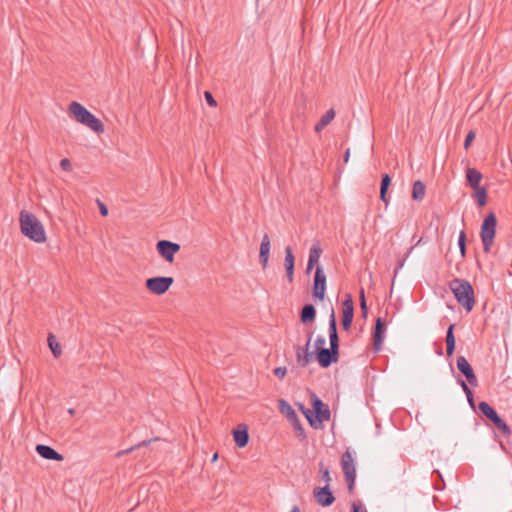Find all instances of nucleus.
<instances>
[{
	"mask_svg": "<svg viewBox=\"0 0 512 512\" xmlns=\"http://www.w3.org/2000/svg\"><path fill=\"white\" fill-rule=\"evenodd\" d=\"M278 406L280 411L286 414L289 421L296 420V417H298L294 409L286 400L280 399L278 401Z\"/></svg>",
	"mask_w": 512,
	"mask_h": 512,
	"instance_id": "obj_26",
	"label": "nucleus"
},
{
	"mask_svg": "<svg viewBox=\"0 0 512 512\" xmlns=\"http://www.w3.org/2000/svg\"><path fill=\"white\" fill-rule=\"evenodd\" d=\"M456 363L458 370L465 376L467 382L471 386L476 387L478 380L468 360L464 356H459Z\"/></svg>",
	"mask_w": 512,
	"mask_h": 512,
	"instance_id": "obj_14",
	"label": "nucleus"
},
{
	"mask_svg": "<svg viewBox=\"0 0 512 512\" xmlns=\"http://www.w3.org/2000/svg\"><path fill=\"white\" fill-rule=\"evenodd\" d=\"M313 495L316 502L322 507L331 506L335 501V497L328 485L314 488Z\"/></svg>",
	"mask_w": 512,
	"mask_h": 512,
	"instance_id": "obj_13",
	"label": "nucleus"
},
{
	"mask_svg": "<svg viewBox=\"0 0 512 512\" xmlns=\"http://www.w3.org/2000/svg\"><path fill=\"white\" fill-rule=\"evenodd\" d=\"M335 117V111L334 109H329L321 118L319 121H321L325 126L330 124V122Z\"/></svg>",
	"mask_w": 512,
	"mask_h": 512,
	"instance_id": "obj_32",
	"label": "nucleus"
},
{
	"mask_svg": "<svg viewBox=\"0 0 512 512\" xmlns=\"http://www.w3.org/2000/svg\"><path fill=\"white\" fill-rule=\"evenodd\" d=\"M311 400L315 419L310 421V426L314 429H319L322 427L323 422L330 420L331 412L328 405L323 403L316 394L311 395Z\"/></svg>",
	"mask_w": 512,
	"mask_h": 512,
	"instance_id": "obj_6",
	"label": "nucleus"
},
{
	"mask_svg": "<svg viewBox=\"0 0 512 512\" xmlns=\"http://www.w3.org/2000/svg\"><path fill=\"white\" fill-rule=\"evenodd\" d=\"M316 317V309L312 304H306L303 306L300 313V320L303 323H309L314 321Z\"/></svg>",
	"mask_w": 512,
	"mask_h": 512,
	"instance_id": "obj_24",
	"label": "nucleus"
},
{
	"mask_svg": "<svg viewBox=\"0 0 512 512\" xmlns=\"http://www.w3.org/2000/svg\"><path fill=\"white\" fill-rule=\"evenodd\" d=\"M303 415L305 416V418L307 419V421L309 423H310L311 420L315 419V412H314V410L305 409V411H303Z\"/></svg>",
	"mask_w": 512,
	"mask_h": 512,
	"instance_id": "obj_42",
	"label": "nucleus"
},
{
	"mask_svg": "<svg viewBox=\"0 0 512 512\" xmlns=\"http://www.w3.org/2000/svg\"><path fill=\"white\" fill-rule=\"evenodd\" d=\"M36 452L44 459L54 460V461H63L64 457L62 454L58 453L55 449L48 445L38 444L36 446Z\"/></svg>",
	"mask_w": 512,
	"mask_h": 512,
	"instance_id": "obj_16",
	"label": "nucleus"
},
{
	"mask_svg": "<svg viewBox=\"0 0 512 512\" xmlns=\"http://www.w3.org/2000/svg\"><path fill=\"white\" fill-rule=\"evenodd\" d=\"M459 384L466 395L471 394L472 391L464 380L459 379Z\"/></svg>",
	"mask_w": 512,
	"mask_h": 512,
	"instance_id": "obj_45",
	"label": "nucleus"
},
{
	"mask_svg": "<svg viewBox=\"0 0 512 512\" xmlns=\"http://www.w3.org/2000/svg\"><path fill=\"white\" fill-rule=\"evenodd\" d=\"M341 467L345 476L348 490L353 491L355 479H356V468L352 454L349 450L345 451L341 457Z\"/></svg>",
	"mask_w": 512,
	"mask_h": 512,
	"instance_id": "obj_7",
	"label": "nucleus"
},
{
	"mask_svg": "<svg viewBox=\"0 0 512 512\" xmlns=\"http://www.w3.org/2000/svg\"><path fill=\"white\" fill-rule=\"evenodd\" d=\"M298 407L299 409L301 410V412L303 413V411H305V409H307L303 404L301 403H298Z\"/></svg>",
	"mask_w": 512,
	"mask_h": 512,
	"instance_id": "obj_52",
	"label": "nucleus"
},
{
	"mask_svg": "<svg viewBox=\"0 0 512 512\" xmlns=\"http://www.w3.org/2000/svg\"><path fill=\"white\" fill-rule=\"evenodd\" d=\"M455 350V344L453 343H446V352L447 356H452Z\"/></svg>",
	"mask_w": 512,
	"mask_h": 512,
	"instance_id": "obj_47",
	"label": "nucleus"
},
{
	"mask_svg": "<svg viewBox=\"0 0 512 512\" xmlns=\"http://www.w3.org/2000/svg\"><path fill=\"white\" fill-rule=\"evenodd\" d=\"M69 111L74 115L75 119L90 128L92 131L100 134L104 132L103 123L96 118L90 111H88L82 104L72 102L69 105Z\"/></svg>",
	"mask_w": 512,
	"mask_h": 512,
	"instance_id": "obj_4",
	"label": "nucleus"
},
{
	"mask_svg": "<svg viewBox=\"0 0 512 512\" xmlns=\"http://www.w3.org/2000/svg\"><path fill=\"white\" fill-rule=\"evenodd\" d=\"M68 413H69L70 415H74L75 410H74L73 408H70V409H68Z\"/></svg>",
	"mask_w": 512,
	"mask_h": 512,
	"instance_id": "obj_55",
	"label": "nucleus"
},
{
	"mask_svg": "<svg viewBox=\"0 0 512 512\" xmlns=\"http://www.w3.org/2000/svg\"><path fill=\"white\" fill-rule=\"evenodd\" d=\"M48 345L53 353V355L57 358L61 355L62 350L60 344L56 341V338L54 335L50 334L48 337Z\"/></svg>",
	"mask_w": 512,
	"mask_h": 512,
	"instance_id": "obj_28",
	"label": "nucleus"
},
{
	"mask_svg": "<svg viewBox=\"0 0 512 512\" xmlns=\"http://www.w3.org/2000/svg\"><path fill=\"white\" fill-rule=\"evenodd\" d=\"M482 179V174L475 168H467L466 170V180L471 188L480 187V181Z\"/></svg>",
	"mask_w": 512,
	"mask_h": 512,
	"instance_id": "obj_22",
	"label": "nucleus"
},
{
	"mask_svg": "<svg viewBox=\"0 0 512 512\" xmlns=\"http://www.w3.org/2000/svg\"><path fill=\"white\" fill-rule=\"evenodd\" d=\"M329 341L330 348L316 352V359L322 368H328L339 359V337L334 309H331L329 316Z\"/></svg>",
	"mask_w": 512,
	"mask_h": 512,
	"instance_id": "obj_1",
	"label": "nucleus"
},
{
	"mask_svg": "<svg viewBox=\"0 0 512 512\" xmlns=\"http://www.w3.org/2000/svg\"><path fill=\"white\" fill-rule=\"evenodd\" d=\"M502 434L509 436L511 435L512 431L510 427L507 425V423L501 418L495 425H494Z\"/></svg>",
	"mask_w": 512,
	"mask_h": 512,
	"instance_id": "obj_31",
	"label": "nucleus"
},
{
	"mask_svg": "<svg viewBox=\"0 0 512 512\" xmlns=\"http://www.w3.org/2000/svg\"><path fill=\"white\" fill-rule=\"evenodd\" d=\"M20 229L24 236L36 243L46 241V232L38 218L25 210L20 212Z\"/></svg>",
	"mask_w": 512,
	"mask_h": 512,
	"instance_id": "obj_2",
	"label": "nucleus"
},
{
	"mask_svg": "<svg viewBox=\"0 0 512 512\" xmlns=\"http://www.w3.org/2000/svg\"><path fill=\"white\" fill-rule=\"evenodd\" d=\"M98 205H99V211H100V214L102 216H107L108 215V208L107 206L102 203L101 201L98 200Z\"/></svg>",
	"mask_w": 512,
	"mask_h": 512,
	"instance_id": "obj_43",
	"label": "nucleus"
},
{
	"mask_svg": "<svg viewBox=\"0 0 512 512\" xmlns=\"http://www.w3.org/2000/svg\"><path fill=\"white\" fill-rule=\"evenodd\" d=\"M156 248L165 261L172 263L174 255L180 250V245L169 240H160L157 242Z\"/></svg>",
	"mask_w": 512,
	"mask_h": 512,
	"instance_id": "obj_10",
	"label": "nucleus"
},
{
	"mask_svg": "<svg viewBox=\"0 0 512 512\" xmlns=\"http://www.w3.org/2000/svg\"><path fill=\"white\" fill-rule=\"evenodd\" d=\"M269 252H270V238H269L268 234H264L261 244H260V251H259V260L264 269L268 265Z\"/></svg>",
	"mask_w": 512,
	"mask_h": 512,
	"instance_id": "obj_21",
	"label": "nucleus"
},
{
	"mask_svg": "<svg viewBox=\"0 0 512 512\" xmlns=\"http://www.w3.org/2000/svg\"><path fill=\"white\" fill-rule=\"evenodd\" d=\"M311 340H312V332L308 333L307 341L303 347L299 346V345L295 347L296 361L300 367L304 368V367L308 366V364L312 360L313 354L309 352Z\"/></svg>",
	"mask_w": 512,
	"mask_h": 512,
	"instance_id": "obj_11",
	"label": "nucleus"
},
{
	"mask_svg": "<svg viewBox=\"0 0 512 512\" xmlns=\"http://www.w3.org/2000/svg\"><path fill=\"white\" fill-rule=\"evenodd\" d=\"M290 512H299L298 506H294Z\"/></svg>",
	"mask_w": 512,
	"mask_h": 512,
	"instance_id": "obj_54",
	"label": "nucleus"
},
{
	"mask_svg": "<svg viewBox=\"0 0 512 512\" xmlns=\"http://www.w3.org/2000/svg\"><path fill=\"white\" fill-rule=\"evenodd\" d=\"M467 400L469 402V404L474 407V398H473V392H471V394H467Z\"/></svg>",
	"mask_w": 512,
	"mask_h": 512,
	"instance_id": "obj_50",
	"label": "nucleus"
},
{
	"mask_svg": "<svg viewBox=\"0 0 512 512\" xmlns=\"http://www.w3.org/2000/svg\"><path fill=\"white\" fill-rule=\"evenodd\" d=\"M352 512H368L361 502L352 503Z\"/></svg>",
	"mask_w": 512,
	"mask_h": 512,
	"instance_id": "obj_41",
	"label": "nucleus"
},
{
	"mask_svg": "<svg viewBox=\"0 0 512 512\" xmlns=\"http://www.w3.org/2000/svg\"><path fill=\"white\" fill-rule=\"evenodd\" d=\"M391 185V177L388 174H383L380 184V199L387 206L389 204V198L387 197V191Z\"/></svg>",
	"mask_w": 512,
	"mask_h": 512,
	"instance_id": "obj_23",
	"label": "nucleus"
},
{
	"mask_svg": "<svg viewBox=\"0 0 512 512\" xmlns=\"http://www.w3.org/2000/svg\"><path fill=\"white\" fill-rule=\"evenodd\" d=\"M273 373L279 379H283L285 377L286 373H287V368L286 367H276L273 370Z\"/></svg>",
	"mask_w": 512,
	"mask_h": 512,
	"instance_id": "obj_37",
	"label": "nucleus"
},
{
	"mask_svg": "<svg viewBox=\"0 0 512 512\" xmlns=\"http://www.w3.org/2000/svg\"><path fill=\"white\" fill-rule=\"evenodd\" d=\"M360 308H361L362 316L364 318H366L367 313H368V308H367V303H366V299H365L364 289H361V291H360Z\"/></svg>",
	"mask_w": 512,
	"mask_h": 512,
	"instance_id": "obj_33",
	"label": "nucleus"
},
{
	"mask_svg": "<svg viewBox=\"0 0 512 512\" xmlns=\"http://www.w3.org/2000/svg\"><path fill=\"white\" fill-rule=\"evenodd\" d=\"M174 279L172 277H152L148 278L146 280V288L156 294V295H163L165 292L169 290L171 285L173 284Z\"/></svg>",
	"mask_w": 512,
	"mask_h": 512,
	"instance_id": "obj_8",
	"label": "nucleus"
},
{
	"mask_svg": "<svg viewBox=\"0 0 512 512\" xmlns=\"http://www.w3.org/2000/svg\"><path fill=\"white\" fill-rule=\"evenodd\" d=\"M449 287L457 302L467 311H472L475 305L474 290L470 282L464 279H453Z\"/></svg>",
	"mask_w": 512,
	"mask_h": 512,
	"instance_id": "obj_3",
	"label": "nucleus"
},
{
	"mask_svg": "<svg viewBox=\"0 0 512 512\" xmlns=\"http://www.w3.org/2000/svg\"><path fill=\"white\" fill-rule=\"evenodd\" d=\"M204 96H205V100L209 106L214 107L217 105L216 100L214 99L213 95L210 92L206 91L204 93Z\"/></svg>",
	"mask_w": 512,
	"mask_h": 512,
	"instance_id": "obj_40",
	"label": "nucleus"
},
{
	"mask_svg": "<svg viewBox=\"0 0 512 512\" xmlns=\"http://www.w3.org/2000/svg\"><path fill=\"white\" fill-rule=\"evenodd\" d=\"M458 246H459L461 257L465 258V256H466V234L463 230L460 231V233H459Z\"/></svg>",
	"mask_w": 512,
	"mask_h": 512,
	"instance_id": "obj_29",
	"label": "nucleus"
},
{
	"mask_svg": "<svg viewBox=\"0 0 512 512\" xmlns=\"http://www.w3.org/2000/svg\"><path fill=\"white\" fill-rule=\"evenodd\" d=\"M218 459V453H215L213 456H212V459H211V462H216Z\"/></svg>",
	"mask_w": 512,
	"mask_h": 512,
	"instance_id": "obj_53",
	"label": "nucleus"
},
{
	"mask_svg": "<svg viewBox=\"0 0 512 512\" xmlns=\"http://www.w3.org/2000/svg\"><path fill=\"white\" fill-rule=\"evenodd\" d=\"M475 139V132L469 131L466 135L465 141H464V148L467 150L469 146L471 145L472 141Z\"/></svg>",
	"mask_w": 512,
	"mask_h": 512,
	"instance_id": "obj_36",
	"label": "nucleus"
},
{
	"mask_svg": "<svg viewBox=\"0 0 512 512\" xmlns=\"http://www.w3.org/2000/svg\"><path fill=\"white\" fill-rule=\"evenodd\" d=\"M315 348H316V352L317 351H320L321 349H325L324 345H325V338L322 337V336H318L315 340Z\"/></svg>",
	"mask_w": 512,
	"mask_h": 512,
	"instance_id": "obj_39",
	"label": "nucleus"
},
{
	"mask_svg": "<svg viewBox=\"0 0 512 512\" xmlns=\"http://www.w3.org/2000/svg\"><path fill=\"white\" fill-rule=\"evenodd\" d=\"M497 218L495 213L490 212L481 225L480 237L483 243V250L489 253L496 235Z\"/></svg>",
	"mask_w": 512,
	"mask_h": 512,
	"instance_id": "obj_5",
	"label": "nucleus"
},
{
	"mask_svg": "<svg viewBox=\"0 0 512 512\" xmlns=\"http://www.w3.org/2000/svg\"><path fill=\"white\" fill-rule=\"evenodd\" d=\"M284 265H285L287 279L291 283V282H293V279H294L295 257L293 255V251L290 246H287L285 248Z\"/></svg>",
	"mask_w": 512,
	"mask_h": 512,
	"instance_id": "obj_18",
	"label": "nucleus"
},
{
	"mask_svg": "<svg viewBox=\"0 0 512 512\" xmlns=\"http://www.w3.org/2000/svg\"><path fill=\"white\" fill-rule=\"evenodd\" d=\"M155 440H158V438H154V439H151V440H144V441H141V442H139L137 445H134L133 447H135V450H136L137 448H140V447H147V446H149V445H150V443H151L152 441H155Z\"/></svg>",
	"mask_w": 512,
	"mask_h": 512,
	"instance_id": "obj_44",
	"label": "nucleus"
},
{
	"mask_svg": "<svg viewBox=\"0 0 512 512\" xmlns=\"http://www.w3.org/2000/svg\"><path fill=\"white\" fill-rule=\"evenodd\" d=\"M349 158H350V150L347 149L344 153V162L347 163L349 161Z\"/></svg>",
	"mask_w": 512,
	"mask_h": 512,
	"instance_id": "obj_51",
	"label": "nucleus"
},
{
	"mask_svg": "<svg viewBox=\"0 0 512 512\" xmlns=\"http://www.w3.org/2000/svg\"><path fill=\"white\" fill-rule=\"evenodd\" d=\"M60 167L67 172H70L72 170V164L71 161L68 158H64L60 161Z\"/></svg>",
	"mask_w": 512,
	"mask_h": 512,
	"instance_id": "obj_38",
	"label": "nucleus"
},
{
	"mask_svg": "<svg viewBox=\"0 0 512 512\" xmlns=\"http://www.w3.org/2000/svg\"><path fill=\"white\" fill-rule=\"evenodd\" d=\"M474 190H475L476 201H477L479 207L485 206L486 202H487L486 188L480 186L478 188H474Z\"/></svg>",
	"mask_w": 512,
	"mask_h": 512,
	"instance_id": "obj_27",
	"label": "nucleus"
},
{
	"mask_svg": "<svg viewBox=\"0 0 512 512\" xmlns=\"http://www.w3.org/2000/svg\"><path fill=\"white\" fill-rule=\"evenodd\" d=\"M293 425V428L296 432V435L299 437V438H302V439H305L306 438V434H305V430L304 428L302 427L301 423H300V420L298 417H296V420H291L290 421Z\"/></svg>",
	"mask_w": 512,
	"mask_h": 512,
	"instance_id": "obj_30",
	"label": "nucleus"
},
{
	"mask_svg": "<svg viewBox=\"0 0 512 512\" xmlns=\"http://www.w3.org/2000/svg\"><path fill=\"white\" fill-rule=\"evenodd\" d=\"M354 317V304L350 294H347L342 303V327L345 331L351 328Z\"/></svg>",
	"mask_w": 512,
	"mask_h": 512,
	"instance_id": "obj_12",
	"label": "nucleus"
},
{
	"mask_svg": "<svg viewBox=\"0 0 512 512\" xmlns=\"http://www.w3.org/2000/svg\"><path fill=\"white\" fill-rule=\"evenodd\" d=\"M326 126L321 122L319 121L316 125H315V131L316 132H320L321 130H323Z\"/></svg>",
	"mask_w": 512,
	"mask_h": 512,
	"instance_id": "obj_49",
	"label": "nucleus"
},
{
	"mask_svg": "<svg viewBox=\"0 0 512 512\" xmlns=\"http://www.w3.org/2000/svg\"><path fill=\"white\" fill-rule=\"evenodd\" d=\"M326 291V275L321 266H317L313 281V296L319 300H323Z\"/></svg>",
	"mask_w": 512,
	"mask_h": 512,
	"instance_id": "obj_9",
	"label": "nucleus"
},
{
	"mask_svg": "<svg viewBox=\"0 0 512 512\" xmlns=\"http://www.w3.org/2000/svg\"><path fill=\"white\" fill-rule=\"evenodd\" d=\"M454 328H455V324H451L448 327L447 332H446V343L455 344Z\"/></svg>",
	"mask_w": 512,
	"mask_h": 512,
	"instance_id": "obj_34",
	"label": "nucleus"
},
{
	"mask_svg": "<svg viewBox=\"0 0 512 512\" xmlns=\"http://www.w3.org/2000/svg\"><path fill=\"white\" fill-rule=\"evenodd\" d=\"M385 338V322L381 317H378L375 322L373 332V348L374 351H379Z\"/></svg>",
	"mask_w": 512,
	"mask_h": 512,
	"instance_id": "obj_15",
	"label": "nucleus"
},
{
	"mask_svg": "<svg viewBox=\"0 0 512 512\" xmlns=\"http://www.w3.org/2000/svg\"><path fill=\"white\" fill-rule=\"evenodd\" d=\"M321 254H322L321 245H320L319 241H316L315 243H313V245L309 251L306 273H310V271L314 268V266L316 264H318Z\"/></svg>",
	"mask_w": 512,
	"mask_h": 512,
	"instance_id": "obj_17",
	"label": "nucleus"
},
{
	"mask_svg": "<svg viewBox=\"0 0 512 512\" xmlns=\"http://www.w3.org/2000/svg\"><path fill=\"white\" fill-rule=\"evenodd\" d=\"M478 409L479 412L494 425L501 419L496 410L486 401H481L478 405Z\"/></svg>",
	"mask_w": 512,
	"mask_h": 512,
	"instance_id": "obj_20",
	"label": "nucleus"
},
{
	"mask_svg": "<svg viewBox=\"0 0 512 512\" xmlns=\"http://www.w3.org/2000/svg\"><path fill=\"white\" fill-rule=\"evenodd\" d=\"M134 450H135V447H133V446L128 449L121 450V451L117 452L116 457H118V458L122 457L126 454L133 452Z\"/></svg>",
	"mask_w": 512,
	"mask_h": 512,
	"instance_id": "obj_48",
	"label": "nucleus"
},
{
	"mask_svg": "<svg viewBox=\"0 0 512 512\" xmlns=\"http://www.w3.org/2000/svg\"><path fill=\"white\" fill-rule=\"evenodd\" d=\"M320 471L322 472V480L325 481L326 485L329 486V483L331 481L330 471L328 468H323V464H320Z\"/></svg>",
	"mask_w": 512,
	"mask_h": 512,
	"instance_id": "obj_35",
	"label": "nucleus"
},
{
	"mask_svg": "<svg viewBox=\"0 0 512 512\" xmlns=\"http://www.w3.org/2000/svg\"><path fill=\"white\" fill-rule=\"evenodd\" d=\"M425 193H426V186L425 184L420 181V180H417L413 183V187H412V198L413 200L415 201H422L425 197Z\"/></svg>",
	"mask_w": 512,
	"mask_h": 512,
	"instance_id": "obj_25",
	"label": "nucleus"
},
{
	"mask_svg": "<svg viewBox=\"0 0 512 512\" xmlns=\"http://www.w3.org/2000/svg\"><path fill=\"white\" fill-rule=\"evenodd\" d=\"M232 434L237 447L243 448L248 444L249 433L245 425H243L242 428L241 425H239L237 429L232 431Z\"/></svg>",
	"mask_w": 512,
	"mask_h": 512,
	"instance_id": "obj_19",
	"label": "nucleus"
},
{
	"mask_svg": "<svg viewBox=\"0 0 512 512\" xmlns=\"http://www.w3.org/2000/svg\"><path fill=\"white\" fill-rule=\"evenodd\" d=\"M459 384L466 395L471 394L472 391L464 380L459 379Z\"/></svg>",
	"mask_w": 512,
	"mask_h": 512,
	"instance_id": "obj_46",
	"label": "nucleus"
}]
</instances>
